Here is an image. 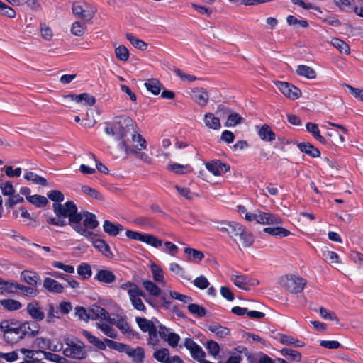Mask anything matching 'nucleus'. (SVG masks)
<instances>
[{
    "label": "nucleus",
    "instance_id": "obj_24",
    "mask_svg": "<svg viewBox=\"0 0 363 363\" xmlns=\"http://www.w3.org/2000/svg\"><path fill=\"white\" fill-rule=\"evenodd\" d=\"M96 323V328L100 330L106 336L115 339L117 337V331L111 325L108 321L99 320Z\"/></svg>",
    "mask_w": 363,
    "mask_h": 363
},
{
    "label": "nucleus",
    "instance_id": "obj_10",
    "mask_svg": "<svg viewBox=\"0 0 363 363\" xmlns=\"http://www.w3.org/2000/svg\"><path fill=\"white\" fill-rule=\"evenodd\" d=\"M274 84L277 88L287 98L295 100L298 99L301 95V91L299 89L296 87L291 84L286 82L276 81Z\"/></svg>",
    "mask_w": 363,
    "mask_h": 363
},
{
    "label": "nucleus",
    "instance_id": "obj_18",
    "mask_svg": "<svg viewBox=\"0 0 363 363\" xmlns=\"http://www.w3.org/2000/svg\"><path fill=\"white\" fill-rule=\"evenodd\" d=\"M191 98L201 106H205L208 101V94L203 88H195L191 91Z\"/></svg>",
    "mask_w": 363,
    "mask_h": 363
},
{
    "label": "nucleus",
    "instance_id": "obj_12",
    "mask_svg": "<svg viewBox=\"0 0 363 363\" xmlns=\"http://www.w3.org/2000/svg\"><path fill=\"white\" fill-rule=\"evenodd\" d=\"M205 167L208 172L216 177L222 176L230 169L229 165L218 160L206 162Z\"/></svg>",
    "mask_w": 363,
    "mask_h": 363
},
{
    "label": "nucleus",
    "instance_id": "obj_46",
    "mask_svg": "<svg viewBox=\"0 0 363 363\" xmlns=\"http://www.w3.org/2000/svg\"><path fill=\"white\" fill-rule=\"evenodd\" d=\"M167 168L169 170L178 174H184L192 171V168L188 164L183 165L176 163L169 164Z\"/></svg>",
    "mask_w": 363,
    "mask_h": 363
},
{
    "label": "nucleus",
    "instance_id": "obj_11",
    "mask_svg": "<svg viewBox=\"0 0 363 363\" xmlns=\"http://www.w3.org/2000/svg\"><path fill=\"white\" fill-rule=\"evenodd\" d=\"M230 279L237 287L245 291L249 290V286H257L259 284L257 279L250 278L242 274H232Z\"/></svg>",
    "mask_w": 363,
    "mask_h": 363
},
{
    "label": "nucleus",
    "instance_id": "obj_29",
    "mask_svg": "<svg viewBox=\"0 0 363 363\" xmlns=\"http://www.w3.org/2000/svg\"><path fill=\"white\" fill-rule=\"evenodd\" d=\"M210 332L219 338H224L230 334V330L217 323H213L208 326Z\"/></svg>",
    "mask_w": 363,
    "mask_h": 363
},
{
    "label": "nucleus",
    "instance_id": "obj_40",
    "mask_svg": "<svg viewBox=\"0 0 363 363\" xmlns=\"http://www.w3.org/2000/svg\"><path fill=\"white\" fill-rule=\"evenodd\" d=\"M21 278L32 286H35L40 280L39 276L35 272L28 270H25L21 272Z\"/></svg>",
    "mask_w": 363,
    "mask_h": 363
},
{
    "label": "nucleus",
    "instance_id": "obj_63",
    "mask_svg": "<svg viewBox=\"0 0 363 363\" xmlns=\"http://www.w3.org/2000/svg\"><path fill=\"white\" fill-rule=\"evenodd\" d=\"M169 269L175 274L179 275L184 279H186V272L179 263L174 262L169 263Z\"/></svg>",
    "mask_w": 363,
    "mask_h": 363
},
{
    "label": "nucleus",
    "instance_id": "obj_4",
    "mask_svg": "<svg viewBox=\"0 0 363 363\" xmlns=\"http://www.w3.org/2000/svg\"><path fill=\"white\" fill-rule=\"evenodd\" d=\"M96 216L89 212L79 213L76 218L72 219L71 227L79 235L86 239H91L94 234L93 230L99 225Z\"/></svg>",
    "mask_w": 363,
    "mask_h": 363
},
{
    "label": "nucleus",
    "instance_id": "obj_7",
    "mask_svg": "<svg viewBox=\"0 0 363 363\" xmlns=\"http://www.w3.org/2000/svg\"><path fill=\"white\" fill-rule=\"evenodd\" d=\"M75 314L81 320L86 321L89 319L102 320L108 318V312L99 306H93L89 311L82 307L75 308Z\"/></svg>",
    "mask_w": 363,
    "mask_h": 363
},
{
    "label": "nucleus",
    "instance_id": "obj_56",
    "mask_svg": "<svg viewBox=\"0 0 363 363\" xmlns=\"http://www.w3.org/2000/svg\"><path fill=\"white\" fill-rule=\"evenodd\" d=\"M206 350L208 352L216 359L220 353V346L218 342L213 340L208 341L206 343Z\"/></svg>",
    "mask_w": 363,
    "mask_h": 363
},
{
    "label": "nucleus",
    "instance_id": "obj_6",
    "mask_svg": "<svg viewBox=\"0 0 363 363\" xmlns=\"http://www.w3.org/2000/svg\"><path fill=\"white\" fill-rule=\"evenodd\" d=\"M80 333L86 338L87 341L90 344L101 350H104L106 347H109L110 349L123 352L125 348V344L118 342L107 338L101 340L99 338L93 335L90 332L86 330H81Z\"/></svg>",
    "mask_w": 363,
    "mask_h": 363
},
{
    "label": "nucleus",
    "instance_id": "obj_51",
    "mask_svg": "<svg viewBox=\"0 0 363 363\" xmlns=\"http://www.w3.org/2000/svg\"><path fill=\"white\" fill-rule=\"evenodd\" d=\"M152 356L157 361L162 363H167L169 356V352L167 348H162L156 350Z\"/></svg>",
    "mask_w": 363,
    "mask_h": 363
},
{
    "label": "nucleus",
    "instance_id": "obj_42",
    "mask_svg": "<svg viewBox=\"0 0 363 363\" xmlns=\"http://www.w3.org/2000/svg\"><path fill=\"white\" fill-rule=\"evenodd\" d=\"M330 43L335 48L340 52L345 55L350 54V46L342 40L337 38H333Z\"/></svg>",
    "mask_w": 363,
    "mask_h": 363
},
{
    "label": "nucleus",
    "instance_id": "obj_15",
    "mask_svg": "<svg viewBox=\"0 0 363 363\" xmlns=\"http://www.w3.org/2000/svg\"><path fill=\"white\" fill-rule=\"evenodd\" d=\"M72 11L74 15L86 20L92 18L94 11L90 9L89 6L85 3H74L72 6Z\"/></svg>",
    "mask_w": 363,
    "mask_h": 363
},
{
    "label": "nucleus",
    "instance_id": "obj_22",
    "mask_svg": "<svg viewBox=\"0 0 363 363\" xmlns=\"http://www.w3.org/2000/svg\"><path fill=\"white\" fill-rule=\"evenodd\" d=\"M121 149L123 150L126 154H134L135 157L145 163L150 164L152 162V158L145 152H140L141 150H136L131 149L130 146L128 145L125 142L122 141L120 143Z\"/></svg>",
    "mask_w": 363,
    "mask_h": 363
},
{
    "label": "nucleus",
    "instance_id": "obj_31",
    "mask_svg": "<svg viewBox=\"0 0 363 363\" xmlns=\"http://www.w3.org/2000/svg\"><path fill=\"white\" fill-rule=\"evenodd\" d=\"M43 286L45 289L52 293H62L64 290V287L60 283L50 277L44 279Z\"/></svg>",
    "mask_w": 363,
    "mask_h": 363
},
{
    "label": "nucleus",
    "instance_id": "obj_20",
    "mask_svg": "<svg viewBox=\"0 0 363 363\" xmlns=\"http://www.w3.org/2000/svg\"><path fill=\"white\" fill-rule=\"evenodd\" d=\"M65 98H69L78 104H82L83 106H92L96 102L94 96L87 93H83L79 95L71 94L65 96Z\"/></svg>",
    "mask_w": 363,
    "mask_h": 363
},
{
    "label": "nucleus",
    "instance_id": "obj_1",
    "mask_svg": "<svg viewBox=\"0 0 363 363\" xmlns=\"http://www.w3.org/2000/svg\"><path fill=\"white\" fill-rule=\"evenodd\" d=\"M125 235L130 240L140 241L156 249L162 247V252L171 257H176L179 252V247L173 242L170 241L163 242L162 239L150 233L127 230Z\"/></svg>",
    "mask_w": 363,
    "mask_h": 363
},
{
    "label": "nucleus",
    "instance_id": "obj_21",
    "mask_svg": "<svg viewBox=\"0 0 363 363\" xmlns=\"http://www.w3.org/2000/svg\"><path fill=\"white\" fill-rule=\"evenodd\" d=\"M150 269L153 281L163 285L167 283L164 271L160 266L155 262H152L150 264Z\"/></svg>",
    "mask_w": 363,
    "mask_h": 363
},
{
    "label": "nucleus",
    "instance_id": "obj_53",
    "mask_svg": "<svg viewBox=\"0 0 363 363\" xmlns=\"http://www.w3.org/2000/svg\"><path fill=\"white\" fill-rule=\"evenodd\" d=\"M126 38L136 48L144 50L147 48V44L143 40L138 39L132 33H127Z\"/></svg>",
    "mask_w": 363,
    "mask_h": 363
},
{
    "label": "nucleus",
    "instance_id": "obj_36",
    "mask_svg": "<svg viewBox=\"0 0 363 363\" xmlns=\"http://www.w3.org/2000/svg\"><path fill=\"white\" fill-rule=\"evenodd\" d=\"M104 230L109 235L116 236L123 230V225L114 224L109 220H105L103 225Z\"/></svg>",
    "mask_w": 363,
    "mask_h": 363
},
{
    "label": "nucleus",
    "instance_id": "obj_32",
    "mask_svg": "<svg viewBox=\"0 0 363 363\" xmlns=\"http://www.w3.org/2000/svg\"><path fill=\"white\" fill-rule=\"evenodd\" d=\"M143 288L150 296L157 297L162 294V289L156 282L150 280H144L142 283Z\"/></svg>",
    "mask_w": 363,
    "mask_h": 363
},
{
    "label": "nucleus",
    "instance_id": "obj_59",
    "mask_svg": "<svg viewBox=\"0 0 363 363\" xmlns=\"http://www.w3.org/2000/svg\"><path fill=\"white\" fill-rule=\"evenodd\" d=\"M60 313L53 305H50L48 309L46 322L48 323H52L55 322V318L60 319Z\"/></svg>",
    "mask_w": 363,
    "mask_h": 363
},
{
    "label": "nucleus",
    "instance_id": "obj_52",
    "mask_svg": "<svg viewBox=\"0 0 363 363\" xmlns=\"http://www.w3.org/2000/svg\"><path fill=\"white\" fill-rule=\"evenodd\" d=\"M77 271L78 274L84 279L90 278L92 274L91 266L86 263L79 265Z\"/></svg>",
    "mask_w": 363,
    "mask_h": 363
},
{
    "label": "nucleus",
    "instance_id": "obj_47",
    "mask_svg": "<svg viewBox=\"0 0 363 363\" xmlns=\"http://www.w3.org/2000/svg\"><path fill=\"white\" fill-rule=\"evenodd\" d=\"M282 356L288 357L289 360L300 362L301 354L299 352L289 348H284L280 351Z\"/></svg>",
    "mask_w": 363,
    "mask_h": 363
},
{
    "label": "nucleus",
    "instance_id": "obj_14",
    "mask_svg": "<svg viewBox=\"0 0 363 363\" xmlns=\"http://www.w3.org/2000/svg\"><path fill=\"white\" fill-rule=\"evenodd\" d=\"M26 312L30 318L36 321H41L45 318V313L40 304L35 300L28 303Z\"/></svg>",
    "mask_w": 363,
    "mask_h": 363
},
{
    "label": "nucleus",
    "instance_id": "obj_39",
    "mask_svg": "<svg viewBox=\"0 0 363 363\" xmlns=\"http://www.w3.org/2000/svg\"><path fill=\"white\" fill-rule=\"evenodd\" d=\"M298 147L301 152L313 157H319L320 156V151L309 143H298Z\"/></svg>",
    "mask_w": 363,
    "mask_h": 363
},
{
    "label": "nucleus",
    "instance_id": "obj_2",
    "mask_svg": "<svg viewBox=\"0 0 363 363\" xmlns=\"http://www.w3.org/2000/svg\"><path fill=\"white\" fill-rule=\"evenodd\" d=\"M30 329L29 322L20 323L15 319L3 320L0 323V331L6 342L10 344L16 343L23 339Z\"/></svg>",
    "mask_w": 363,
    "mask_h": 363
},
{
    "label": "nucleus",
    "instance_id": "obj_55",
    "mask_svg": "<svg viewBox=\"0 0 363 363\" xmlns=\"http://www.w3.org/2000/svg\"><path fill=\"white\" fill-rule=\"evenodd\" d=\"M115 55L118 60L125 62L129 59V51L124 45H119L115 49Z\"/></svg>",
    "mask_w": 363,
    "mask_h": 363
},
{
    "label": "nucleus",
    "instance_id": "obj_28",
    "mask_svg": "<svg viewBox=\"0 0 363 363\" xmlns=\"http://www.w3.org/2000/svg\"><path fill=\"white\" fill-rule=\"evenodd\" d=\"M263 230L267 234L277 238L288 237L291 234L289 230L279 225L264 228Z\"/></svg>",
    "mask_w": 363,
    "mask_h": 363
},
{
    "label": "nucleus",
    "instance_id": "obj_23",
    "mask_svg": "<svg viewBox=\"0 0 363 363\" xmlns=\"http://www.w3.org/2000/svg\"><path fill=\"white\" fill-rule=\"evenodd\" d=\"M184 252L186 255V261L191 263L199 264L204 258V254L201 251L194 248L189 247H185Z\"/></svg>",
    "mask_w": 363,
    "mask_h": 363
},
{
    "label": "nucleus",
    "instance_id": "obj_58",
    "mask_svg": "<svg viewBox=\"0 0 363 363\" xmlns=\"http://www.w3.org/2000/svg\"><path fill=\"white\" fill-rule=\"evenodd\" d=\"M244 226L241 224L231 221L230 224L229 230L228 234L234 239V240H236V238L238 237L239 233L241 232L242 228Z\"/></svg>",
    "mask_w": 363,
    "mask_h": 363
},
{
    "label": "nucleus",
    "instance_id": "obj_38",
    "mask_svg": "<svg viewBox=\"0 0 363 363\" xmlns=\"http://www.w3.org/2000/svg\"><path fill=\"white\" fill-rule=\"evenodd\" d=\"M306 128L320 143L325 144L327 143L325 138L321 135L317 124L308 122L306 124Z\"/></svg>",
    "mask_w": 363,
    "mask_h": 363
},
{
    "label": "nucleus",
    "instance_id": "obj_45",
    "mask_svg": "<svg viewBox=\"0 0 363 363\" xmlns=\"http://www.w3.org/2000/svg\"><path fill=\"white\" fill-rule=\"evenodd\" d=\"M145 86L150 92H151L154 95L159 94L162 89L161 83L156 79H148L145 83Z\"/></svg>",
    "mask_w": 363,
    "mask_h": 363
},
{
    "label": "nucleus",
    "instance_id": "obj_8",
    "mask_svg": "<svg viewBox=\"0 0 363 363\" xmlns=\"http://www.w3.org/2000/svg\"><path fill=\"white\" fill-rule=\"evenodd\" d=\"M131 123L132 120L128 117H118L112 125L105 128V132L107 135L116 136L121 139L125 135L127 128Z\"/></svg>",
    "mask_w": 363,
    "mask_h": 363
},
{
    "label": "nucleus",
    "instance_id": "obj_50",
    "mask_svg": "<svg viewBox=\"0 0 363 363\" xmlns=\"http://www.w3.org/2000/svg\"><path fill=\"white\" fill-rule=\"evenodd\" d=\"M27 201L38 208L45 206L48 203V199L45 196L38 194L27 196Z\"/></svg>",
    "mask_w": 363,
    "mask_h": 363
},
{
    "label": "nucleus",
    "instance_id": "obj_3",
    "mask_svg": "<svg viewBox=\"0 0 363 363\" xmlns=\"http://www.w3.org/2000/svg\"><path fill=\"white\" fill-rule=\"evenodd\" d=\"M55 217H49L47 222L56 226H64L67 223L71 226L72 219L78 215L77 208L74 202L67 201L64 204L53 203Z\"/></svg>",
    "mask_w": 363,
    "mask_h": 363
},
{
    "label": "nucleus",
    "instance_id": "obj_44",
    "mask_svg": "<svg viewBox=\"0 0 363 363\" xmlns=\"http://www.w3.org/2000/svg\"><path fill=\"white\" fill-rule=\"evenodd\" d=\"M279 341L283 345H292L295 347H302L305 345L303 342L286 335H281Z\"/></svg>",
    "mask_w": 363,
    "mask_h": 363
},
{
    "label": "nucleus",
    "instance_id": "obj_54",
    "mask_svg": "<svg viewBox=\"0 0 363 363\" xmlns=\"http://www.w3.org/2000/svg\"><path fill=\"white\" fill-rule=\"evenodd\" d=\"M334 4L344 11H350L353 9L354 0H333Z\"/></svg>",
    "mask_w": 363,
    "mask_h": 363
},
{
    "label": "nucleus",
    "instance_id": "obj_19",
    "mask_svg": "<svg viewBox=\"0 0 363 363\" xmlns=\"http://www.w3.org/2000/svg\"><path fill=\"white\" fill-rule=\"evenodd\" d=\"M259 218V223L261 225H279L282 224L281 218L275 214H272L268 212H262Z\"/></svg>",
    "mask_w": 363,
    "mask_h": 363
},
{
    "label": "nucleus",
    "instance_id": "obj_9",
    "mask_svg": "<svg viewBox=\"0 0 363 363\" xmlns=\"http://www.w3.org/2000/svg\"><path fill=\"white\" fill-rule=\"evenodd\" d=\"M280 284L291 293L297 294L303 289L306 281L296 275H286L280 279Z\"/></svg>",
    "mask_w": 363,
    "mask_h": 363
},
{
    "label": "nucleus",
    "instance_id": "obj_48",
    "mask_svg": "<svg viewBox=\"0 0 363 363\" xmlns=\"http://www.w3.org/2000/svg\"><path fill=\"white\" fill-rule=\"evenodd\" d=\"M24 178L25 179L30 181L35 184H40L42 186H46L47 184V181L45 178L38 176V174L32 172H26L24 174Z\"/></svg>",
    "mask_w": 363,
    "mask_h": 363
},
{
    "label": "nucleus",
    "instance_id": "obj_35",
    "mask_svg": "<svg viewBox=\"0 0 363 363\" xmlns=\"http://www.w3.org/2000/svg\"><path fill=\"white\" fill-rule=\"evenodd\" d=\"M134 293L135 294H133L129 296L133 306L138 311H144L145 310V306L141 299V296H143L142 291L139 289Z\"/></svg>",
    "mask_w": 363,
    "mask_h": 363
},
{
    "label": "nucleus",
    "instance_id": "obj_43",
    "mask_svg": "<svg viewBox=\"0 0 363 363\" xmlns=\"http://www.w3.org/2000/svg\"><path fill=\"white\" fill-rule=\"evenodd\" d=\"M18 284L11 280H4L2 284L1 294H10L18 293Z\"/></svg>",
    "mask_w": 363,
    "mask_h": 363
},
{
    "label": "nucleus",
    "instance_id": "obj_49",
    "mask_svg": "<svg viewBox=\"0 0 363 363\" xmlns=\"http://www.w3.org/2000/svg\"><path fill=\"white\" fill-rule=\"evenodd\" d=\"M243 118L237 113H231L228 115L224 125L225 127H235V125L242 123Z\"/></svg>",
    "mask_w": 363,
    "mask_h": 363
},
{
    "label": "nucleus",
    "instance_id": "obj_61",
    "mask_svg": "<svg viewBox=\"0 0 363 363\" xmlns=\"http://www.w3.org/2000/svg\"><path fill=\"white\" fill-rule=\"evenodd\" d=\"M81 189L84 194H86L91 198H94L98 200L103 199V196L101 195V194H100L95 189H93L89 186H82Z\"/></svg>",
    "mask_w": 363,
    "mask_h": 363
},
{
    "label": "nucleus",
    "instance_id": "obj_33",
    "mask_svg": "<svg viewBox=\"0 0 363 363\" xmlns=\"http://www.w3.org/2000/svg\"><path fill=\"white\" fill-rule=\"evenodd\" d=\"M258 135L261 140L271 142L275 140L276 135L267 124H264L258 130Z\"/></svg>",
    "mask_w": 363,
    "mask_h": 363
},
{
    "label": "nucleus",
    "instance_id": "obj_57",
    "mask_svg": "<svg viewBox=\"0 0 363 363\" xmlns=\"http://www.w3.org/2000/svg\"><path fill=\"white\" fill-rule=\"evenodd\" d=\"M147 343L152 349H156L159 346L160 338L157 335L156 328L152 330H150Z\"/></svg>",
    "mask_w": 363,
    "mask_h": 363
},
{
    "label": "nucleus",
    "instance_id": "obj_37",
    "mask_svg": "<svg viewBox=\"0 0 363 363\" xmlns=\"http://www.w3.org/2000/svg\"><path fill=\"white\" fill-rule=\"evenodd\" d=\"M0 305L5 310L9 311H18L22 307V304L20 301L12 298H5L0 300Z\"/></svg>",
    "mask_w": 363,
    "mask_h": 363
},
{
    "label": "nucleus",
    "instance_id": "obj_62",
    "mask_svg": "<svg viewBox=\"0 0 363 363\" xmlns=\"http://www.w3.org/2000/svg\"><path fill=\"white\" fill-rule=\"evenodd\" d=\"M40 353H42L45 358L48 360H50V361H52V362H57V363H66L67 362V359L59 355V354H54V353H51V352H45V351H41Z\"/></svg>",
    "mask_w": 363,
    "mask_h": 363
},
{
    "label": "nucleus",
    "instance_id": "obj_27",
    "mask_svg": "<svg viewBox=\"0 0 363 363\" xmlns=\"http://www.w3.org/2000/svg\"><path fill=\"white\" fill-rule=\"evenodd\" d=\"M123 352L127 354L135 362H142L145 357L144 350L141 347L132 348L125 345Z\"/></svg>",
    "mask_w": 363,
    "mask_h": 363
},
{
    "label": "nucleus",
    "instance_id": "obj_25",
    "mask_svg": "<svg viewBox=\"0 0 363 363\" xmlns=\"http://www.w3.org/2000/svg\"><path fill=\"white\" fill-rule=\"evenodd\" d=\"M94 278L99 282L106 284H111L116 280L115 274L109 269L98 270Z\"/></svg>",
    "mask_w": 363,
    "mask_h": 363
},
{
    "label": "nucleus",
    "instance_id": "obj_13",
    "mask_svg": "<svg viewBox=\"0 0 363 363\" xmlns=\"http://www.w3.org/2000/svg\"><path fill=\"white\" fill-rule=\"evenodd\" d=\"M158 333L160 337L163 339L172 347H176L180 340L178 334L172 332L169 328L160 325Z\"/></svg>",
    "mask_w": 363,
    "mask_h": 363
},
{
    "label": "nucleus",
    "instance_id": "obj_26",
    "mask_svg": "<svg viewBox=\"0 0 363 363\" xmlns=\"http://www.w3.org/2000/svg\"><path fill=\"white\" fill-rule=\"evenodd\" d=\"M203 123L206 128L218 130L221 128L220 118L212 113H206L203 116Z\"/></svg>",
    "mask_w": 363,
    "mask_h": 363
},
{
    "label": "nucleus",
    "instance_id": "obj_5",
    "mask_svg": "<svg viewBox=\"0 0 363 363\" xmlns=\"http://www.w3.org/2000/svg\"><path fill=\"white\" fill-rule=\"evenodd\" d=\"M65 348L63 349V354L71 359H84L87 356L85 345L77 339L70 337H64Z\"/></svg>",
    "mask_w": 363,
    "mask_h": 363
},
{
    "label": "nucleus",
    "instance_id": "obj_60",
    "mask_svg": "<svg viewBox=\"0 0 363 363\" xmlns=\"http://www.w3.org/2000/svg\"><path fill=\"white\" fill-rule=\"evenodd\" d=\"M136 322L140 328L144 332L149 333L150 330H152L156 328L150 321L143 318H136Z\"/></svg>",
    "mask_w": 363,
    "mask_h": 363
},
{
    "label": "nucleus",
    "instance_id": "obj_64",
    "mask_svg": "<svg viewBox=\"0 0 363 363\" xmlns=\"http://www.w3.org/2000/svg\"><path fill=\"white\" fill-rule=\"evenodd\" d=\"M86 25L85 23L75 22L72 24L71 32L77 36H82L86 30Z\"/></svg>",
    "mask_w": 363,
    "mask_h": 363
},
{
    "label": "nucleus",
    "instance_id": "obj_16",
    "mask_svg": "<svg viewBox=\"0 0 363 363\" xmlns=\"http://www.w3.org/2000/svg\"><path fill=\"white\" fill-rule=\"evenodd\" d=\"M104 320L106 321H108V323H112V325H115L121 331L122 333L128 336L132 335V330L127 320L123 317L117 316L116 318H112L108 315V318Z\"/></svg>",
    "mask_w": 363,
    "mask_h": 363
},
{
    "label": "nucleus",
    "instance_id": "obj_34",
    "mask_svg": "<svg viewBox=\"0 0 363 363\" xmlns=\"http://www.w3.org/2000/svg\"><path fill=\"white\" fill-rule=\"evenodd\" d=\"M238 237L242 243V247H249L254 242V238L252 234L246 228L243 227L241 232L239 233Z\"/></svg>",
    "mask_w": 363,
    "mask_h": 363
},
{
    "label": "nucleus",
    "instance_id": "obj_17",
    "mask_svg": "<svg viewBox=\"0 0 363 363\" xmlns=\"http://www.w3.org/2000/svg\"><path fill=\"white\" fill-rule=\"evenodd\" d=\"M96 234H93L90 241L95 248L104 255L107 257H112L113 253L111 251L109 245L102 239L96 238Z\"/></svg>",
    "mask_w": 363,
    "mask_h": 363
},
{
    "label": "nucleus",
    "instance_id": "obj_30",
    "mask_svg": "<svg viewBox=\"0 0 363 363\" xmlns=\"http://www.w3.org/2000/svg\"><path fill=\"white\" fill-rule=\"evenodd\" d=\"M296 73L308 79H314L316 78L317 74L315 69L308 65H299L297 66Z\"/></svg>",
    "mask_w": 363,
    "mask_h": 363
},
{
    "label": "nucleus",
    "instance_id": "obj_41",
    "mask_svg": "<svg viewBox=\"0 0 363 363\" xmlns=\"http://www.w3.org/2000/svg\"><path fill=\"white\" fill-rule=\"evenodd\" d=\"M131 141L133 143L131 149L136 150H143L147 148V142L145 139L139 133H134L132 135Z\"/></svg>",
    "mask_w": 363,
    "mask_h": 363
}]
</instances>
